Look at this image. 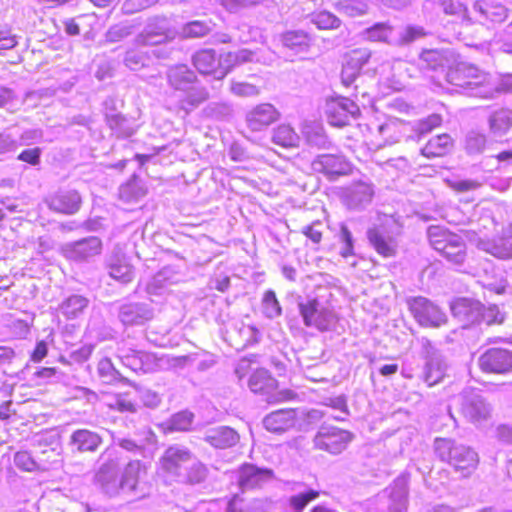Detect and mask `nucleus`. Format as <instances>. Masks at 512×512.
<instances>
[{"mask_svg":"<svg viewBox=\"0 0 512 512\" xmlns=\"http://www.w3.org/2000/svg\"><path fill=\"white\" fill-rule=\"evenodd\" d=\"M99 462L92 479L99 493L110 499H142L146 496L147 466L144 462L131 459L120 469L117 457L108 450L99 456Z\"/></svg>","mask_w":512,"mask_h":512,"instance_id":"nucleus-1","label":"nucleus"},{"mask_svg":"<svg viewBox=\"0 0 512 512\" xmlns=\"http://www.w3.org/2000/svg\"><path fill=\"white\" fill-rule=\"evenodd\" d=\"M446 80L456 87L467 90L468 94L474 97L489 99L498 92L497 85L491 76L465 62L449 67Z\"/></svg>","mask_w":512,"mask_h":512,"instance_id":"nucleus-2","label":"nucleus"},{"mask_svg":"<svg viewBox=\"0 0 512 512\" xmlns=\"http://www.w3.org/2000/svg\"><path fill=\"white\" fill-rule=\"evenodd\" d=\"M434 450L441 461L449 463L463 476H469L476 470L479 463V456L476 451L450 438H436Z\"/></svg>","mask_w":512,"mask_h":512,"instance_id":"nucleus-3","label":"nucleus"},{"mask_svg":"<svg viewBox=\"0 0 512 512\" xmlns=\"http://www.w3.org/2000/svg\"><path fill=\"white\" fill-rule=\"evenodd\" d=\"M430 245L449 262L460 265L466 257V247L461 236L441 226H430L427 231Z\"/></svg>","mask_w":512,"mask_h":512,"instance_id":"nucleus-4","label":"nucleus"},{"mask_svg":"<svg viewBox=\"0 0 512 512\" xmlns=\"http://www.w3.org/2000/svg\"><path fill=\"white\" fill-rule=\"evenodd\" d=\"M406 303L414 319L422 327L439 328L447 322V316L442 309L425 297H410Z\"/></svg>","mask_w":512,"mask_h":512,"instance_id":"nucleus-5","label":"nucleus"},{"mask_svg":"<svg viewBox=\"0 0 512 512\" xmlns=\"http://www.w3.org/2000/svg\"><path fill=\"white\" fill-rule=\"evenodd\" d=\"M421 345L425 358L423 380L428 386H434L444 378L447 365L440 351L429 339L422 338Z\"/></svg>","mask_w":512,"mask_h":512,"instance_id":"nucleus-6","label":"nucleus"},{"mask_svg":"<svg viewBox=\"0 0 512 512\" xmlns=\"http://www.w3.org/2000/svg\"><path fill=\"white\" fill-rule=\"evenodd\" d=\"M194 457L195 455L187 447L179 444L171 445L160 458L161 469L179 481Z\"/></svg>","mask_w":512,"mask_h":512,"instance_id":"nucleus-7","label":"nucleus"},{"mask_svg":"<svg viewBox=\"0 0 512 512\" xmlns=\"http://www.w3.org/2000/svg\"><path fill=\"white\" fill-rule=\"evenodd\" d=\"M299 308L306 326L326 331L331 329L336 322L334 312L316 299L300 303Z\"/></svg>","mask_w":512,"mask_h":512,"instance_id":"nucleus-8","label":"nucleus"},{"mask_svg":"<svg viewBox=\"0 0 512 512\" xmlns=\"http://www.w3.org/2000/svg\"><path fill=\"white\" fill-rule=\"evenodd\" d=\"M375 195V187L371 182L356 181L342 191V202L347 209L362 211L371 203Z\"/></svg>","mask_w":512,"mask_h":512,"instance_id":"nucleus-9","label":"nucleus"},{"mask_svg":"<svg viewBox=\"0 0 512 512\" xmlns=\"http://www.w3.org/2000/svg\"><path fill=\"white\" fill-rule=\"evenodd\" d=\"M408 497V479L405 476L396 478L381 496V512H406Z\"/></svg>","mask_w":512,"mask_h":512,"instance_id":"nucleus-10","label":"nucleus"},{"mask_svg":"<svg viewBox=\"0 0 512 512\" xmlns=\"http://www.w3.org/2000/svg\"><path fill=\"white\" fill-rule=\"evenodd\" d=\"M461 413L472 423H481L491 416V406L474 391H464L460 395Z\"/></svg>","mask_w":512,"mask_h":512,"instance_id":"nucleus-11","label":"nucleus"},{"mask_svg":"<svg viewBox=\"0 0 512 512\" xmlns=\"http://www.w3.org/2000/svg\"><path fill=\"white\" fill-rule=\"evenodd\" d=\"M352 436L348 431L336 427H322L314 437L316 448L331 454L341 453L351 441Z\"/></svg>","mask_w":512,"mask_h":512,"instance_id":"nucleus-12","label":"nucleus"},{"mask_svg":"<svg viewBox=\"0 0 512 512\" xmlns=\"http://www.w3.org/2000/svg\"><path fill=\"white\" fill-rule=\"evenodd\" d=\"M102 242L95 236L68 242L61 248L63 256L71 261L84 262L101 253Z\"/></svg>","mask_w":512,"mask_h":512,"instance_id":"nucleus-13","label":"nucleus"},{"mask_svg":"<svg viewBox=\"0 0 512 512\" xmlns=\"http://www.w3.org/2000/svg\"><path fill=\"white\" fill-rule=\"evenodd\" d=\"M478 364L487 373H509L512 371V351L502 348L488 349L479 357Z\"/></svg>","mask_w":512,"mask_h":512,"instance_id":"nucleus-14","label":"nucleus"},{"mask_svg":"<svg viewBox=\"0 0 512 512\" xmlns=\"http://www.w3.org/2000/svg\"><path fill=\"white\" fill-rule=\"evenodd\" d=\"M360 113L358 105L349 98H336L327 103L326 114L331 125L342 127Z\"/></svg>","mask_w":512,"mask_h":512,"instance_id":"nucleus-15","label":"nucleus"},{"mask_svg":"<svg viewBox=\"0 0 512 512\" xmlns=\"http://www.w3.org/2000/svg\"><path fill=\"white\" fill-rule=\"evenodd\" d=\"M154 317L153 308L143 302H128L118 308V319L124 326H141Z\"/></svg>","mask_w":512,"mask_h":512,"instance_id":"nucleus-16","label":"nucleus"},{"mask_svg":"<svg viewBox=\"0 0 512 512\" xmlns=\"http://www.w3.org/2000/svg\"><path fill=\"white\" fill-rule=\"evenodd\" d=\"M297 412L295 409H279L267 414L263 420V427L276 434H282L295 427Z\"/></svg>","mask_w":512,"mask_h":512,"instance_id":"nucleus-17","label":"nucleus"},{"mask_svg":"<svg viewBox=\"0 0 512 512\" xmlns=\"http://www.w3.org/2000/svg\"><path fill=\"white\" fill-rule=\"evenodd\" d=\"M102 443V437L89 429L73 431L68 440V446L73 453H93Z\"/></svg>","mask_w":512,"mask_h":512,"instance_id":"nucleus-18","label":"nucleus"},{"mask_svg":"<svg viewBox=\"0 0 512 512\" xmlns=\"http://www.w3.org/2000/svg\"><path fill=\"white\" fill-rule=\"evenodd\" d=\"M313 171L322 173L328 178L333 179L335 176L346 174L349 170L347 161L337 155L322 154L317 156L311 163Z\"/></svg>","mask_w":512,"mask_h":512,"instance_id":"nucleus-19","label":"nucleus"},{"mask_svg":"<svg viewBox=\"0 0 512 512\" xmlns=\"http://www.w3.org/2000/svg\"><path fill=\"white\" fill-rule=\"evenodd\" d=\"M169 38L167 21L164 18L151 20L135 38L137 45H158Z\"/></svg>","mask_w":512,"mask_h":512,"instance_id":"nucleus-20","label":"nucleus"},{"mask_svg":"<svg viewBox=\"0 0 512 512\" xmlns=\"http://www.w3.org/2000/svg\"><path fill=\"white\" fill-rule=\"evenodd\" d=\"M81 202V196L76 190H62L50 197L48 206L53 211L71 215L80 209Z\"/></svg>","mask_w":512,"mask_h":512,"instance_id":"nucleus-21","label":"nucleus"},{"mask_svg":"<svg viewBox=\"0 0 512 512\" xmlns=\"http://www.w3.org/2000/svg\"><path fill=\"white\" fill-rule=\"evenodd\" d=\"M166 78L168 85L172 89L181 92L198 82L194 71L185 64L170 67L166 72Z\"/></svg>","mask_w":512,"mask_h":512,"instance_id":"nucleus-22","label":"nucleus"},{"mask_svg":"<svg viewBox=\"0 0 512 512\" xmlns=\"http://www.w3.org/2000/svg\"><path fill=\"white\" fill-rule=\"evenodd\" d=\"M451 311L455 317L466 324L481 321L482 305L478 301L467 298L457 299L451 304Z\"/></svg>","mask_w":512,"mask_h":512,"instance_id":"nucleus-23","label":"nucleus"},{"mask_svg":"<svg viewBox=\"0 0 512 512\" xmlns=\"http://www.w3.org/2000/svg\"><path fill=\"white\" fill-rule=\"evenodd\" d=\"M204 440L215 448L226 449L234 446L239 441V435L228 426H219L208 430L205 433Z\"/></svg>","mask_w":512,"mask_h":512,"instance_id":"nucleus-24","label":"nucleus"},{"mask_svg":"<svg viewBox=\"0 0 512 512\" xmlns=\"http://www.w3.org/2000/svg\"><path fill=\"white\" fill-rule=\"evenodd\" d=\"M367 237L375 250L384 257L394 255L396 244L390 235L387 234L385 229L381 226H375L368 230Z\"/></svg>","mask_w":512,"mask_h":512,"instance_id":"nucleus-25","label":"nucleus"},{"mask_svg":"<svg viewBox=\"0 0 512 512\" xmlns=\"http://www.w3.org/2000/svg\"><path fill=\"white\" fill-rule=\"evenodd\" d=\"M183 97L179 100V109L188 115L202 103L208 100L209 92L202 85L193 84L187 90L182 91Z\"/></svg>","mask_w":512,"mask_h":512,"instance_id":"nucleus-26","label":"nucleus"},{"mask_svg":"<svg viewBox=\"0 0 512 512\" xmlns=\"http://www.w3.org/2000/svg\"><path fill=\"white\" fill-rule=\"evenodd\" d=\"M472 13V21L479 23L486 20L501 22L507 17V9L503 5H491L479 1L474 3Z\"/></svg>","mask_w":512,"mask_h":512,"instance_id":"nucleus-27","label":"nucleus"},{"mask_svg":"<svg viewBox=\"0 0 512 512\" xmlns=\"http://www.w3.org/2000/svg\"><path fill=\"white\" fill-rule=\"evenodd\" d=\"M478 247L499 259L507 260L512 258V243L508 237L480 240Z\"/></svg>","mask_w":512,"mask_h":512,"instance_id":"nucleus-28","label":"nucleus"},{"mask_svg":"<svg viewBox=\"0 0 512 512\" xmlns=\"http://www.w3.org/2000/svg\"><path fill=\"white\" fill-rule=\"evenodd\" d=\"M147 193L143 181L136 175H133L126 183L119 187V199L124 203H136Z\"/></svg>","mask_w":512,"mask_h":512,"instance_id":"nucleus-29","label":"nucleus"},{"mask_svg":"<svg viewBox=\"0 0 512 512\" xmlns=\"http://www.w3.org/2000/svg\"><path fill=\"white\" fill-rule=\"evenodd\" d=\"M453 148V140L448 134H440L431 138L421 149L423 156L427 158L442 157Z\"/></svg>","mask_w":512,"mask_h":512,"instance_id":"nucleus-30","label":"nucleus"},{"mask_svg":"<svg viewBox=\"0 0 512 512\" xmlns=\"http://www.w3.org/2000/svg\"><path fill=\"white\" fill-rule=\"evenodd\" d=\"M192 62L199 73L209 74L215 78L219 63L216 52L213 49L197 51L192 57Z\"/></svg>","mask_w":512,"mask_h":512,"instance_id":"nucleus-31","label":"nucleus"},{"mask_svg":"<svg viewBox=\"0 0 512 512\" xmlns=\"http://www.w3.org/2000/svg\"><path fill=\"white\" fill-rule=\"evenodd\" d=\"M284 47L296 52H307L311 45V37L304 30H290L281 35Z\"/></svg>","mask_w":512,"mask_h":512,"instance_id":"nucleus-32","label":"nucleus"},{"mask_svg":"<svg viewBox=\"0 0 512 512\" xmlns=\"http://www.w3.org/2000/svg\"><path fill=\"white\" fill-rule=\"evenodd\" d=\"M488 125L493 136L501 137L505 135L512 127V111L499 109L492 112L488 117Z\"/></svg>","mask_w":512,"mask_h":512,"instance_id":"nucleus-33","label":"nucleus"},{"mask_svg":"<svg viewBox=\"0 0 512 512\" xmlns=\"http://www.w3.org/2000/svg\"><path fill=\"white\" fill-rule=\"evenodd\" d=\"M332 6L339 13L351 18L365 16L370 8L368 0H336Z\"/></svg>","mask_w":512,"mask_h":512,"instance_id":"nucleus-34","label":"nucleus"},{"mask_svg":"<svg viewBox=\"0 0 512 512\" xmlns=\"http://www.w3.org/2000/svg\"><path fill=\"white\" fill-rule=\"evenodd\" d=\"M106 122L118 138L130 137L135 132L131 121L120 113H107Z\"/></svg>","mask_w":512,"mask_h":512,"instance_id":"nucleus-35","label":"nucleus"},{"mask_svg":"<svg viewBox=\"0 0 512 512\" xmlns=\"http://www.w3.org/2000/svg\"><path fill=\"white\" fill-rule=\"evenodd\" d=\"M89 300L82 295H71L59 306L60 312L68 319L77 318L87 308Z\"/></svg>","mask_w":512,"mask_h":512,"instance_id":"nucleus-36","label":"nucleus"},{"mask_svg":"<svg viewBox=\"0 0 512 512\" xmlns=\"http://www.w3.org/2000/svg\"><path fill=\"white\" fill-rule=\"evenodd\" d=\"M208 476V468L195 456L178 482L196 485L204 482Z\"/></svg>","mask_w":512,"mask_h":512,"instance_id":"nucleus-37","label":"nucleus"},{"mask_svg":"<svg viewBox=\"0 0 512 512\" xmlns=\"http://www.w3.org/2000/svg\"><path fill=\"white\" fill-rule=\"evenodd\" d=\"M272 142L284 148L295 147L298 145L299 136L291 126L282 124L274 129Z\"/></svg>","mask_w":512,"mask_h":512,"instance_id":"nucleus-38","label":"nucleus"},{"mask_svg":"<svg viewBox=\"0 0 512 512\" xmlns=\"http://www.w3.org/2000/svg\"><path fill=\"white\" fill-rule=\"evenodd\" d=\"M107 267L109 275L115 280L127 283L133 278V267L124 259H111Z\"/></svg>","mask_w":512,"mask_h":512,"instance_id":"nucleus-39","label":"nucleus"},{"mask_svg":"<svg viewBox=\"0 0 512 512\" xmlns=\"http://www.w3.org/2000/svg\"><path fill=\"white\" fill-rule=\"evenodd\" d=\"M97 371L103 383L128 382L127 378L121 375L109 358H103L99 361Z\"/></svg>","mask_w":512,"mask_h":512,"instance_id":"nucleus-40","label":"nucleus"},{"mask_svg":"<svg viewBox=\"0 0 512 512\" xmlns=\"http://www.w3.org/2000/svg\"><path fill=\"white\" fill-rule=\"evenodd\" d=\"M311 22L321 30H335L342 24V21L338 16L327 10L313 13L311 15Z\"/></svg>","mask_w":512,"mask_h":512,"instance_id":"nucleus-41","label":"nucleus"},{"mask_svg":"<svg viewBox=\"0 0 512 512\" xmlns=\"http://www.w3.org/2000/svg\"><path fill=\"white\" fill-rule=\"evenodd\" d=\"M319 497V492L308 489L304 492L294 494L287 499L288 507L293 512H303L305 507L313 500Z\"/></svg>","mask_w":512,"mask_h":512,"instance_id":"nucleus-42","label":"nucleus"},{"mask_svg":"<svg viewBox=\"0 0 512 512\" xmlns=\"http://www.w3.org/2000/svg\"><path fill=\"white\" fill-rule=\"evenodd\" d=\"M392 34V27L387 23H376L362 32L364 39L372 42H388Z\"/></svg>","mask_w":512,"mask_h":512,"instance_id":"nucleus-43","label":"nucleus"},{"mask_svg":"<svg viewBox=\"0 0 512 512\" xmlns=\"http://www.w3.org/2000/svg\"><path fill=\"white\" fill-rule=\"evenodd\" d=\"M123 61L125 66L130 70L137 71L149 64L150 57L144 51L139 49H130L125 53Z\"/></svg>","mask_w":512,"mask_h":512,"instance_id":"nucleus-44","label":"nucleus"},{"mask_svg":"<svg viewBox=\"0 0 512 512\" xmlns=\"http://www.w3.org/2000/svg\"><path fill=\"white\" fill-rule=\"evenodd\" d=\"M238 485L242 492L253 490L256 486V466L244 464L238 472Z\"/></svg>","mask_w":512,"mask_h":512,"instance_id":"nucleus-45","label":"nucleus"},{"mask_svg":"<svg viewBox=\"0 0 512 512\" xmlns=\"http://www.w3.org/2000/svg\"><path fill=\"white\" fill-rule=\"evenodd\" d=\"M262 313L270 319L281 315V306L276 298L275 292L268 290L262 298Z\"/></svg>","mask_w":512,"mask_h":512,"instance_id":"nucleus-46","label":"nucleus"},{"mask_svg":"<svg viewBox=\"0 0 512 512\" xmlns=\"http://www.w3.org/2000/svg\"><path fill=\"white\" fill-rule=\"evenodd\" d=\"M113 443L134 456H143L146 450L142 441H137L130 437L113 436Z\"/></svg>","mask_w":512,"mask_h":512,"instance_id":"nucleus-47","label":"nucleus"},{"mask_svg":"<svg viewBox=\"0 0 512 512\" xmlns=\"http://www.w3.org/2000/svg\"><path fill=\"white\" fill-rule=\"evenodd\" d=\"M486 136L482 133L471 131L467 134L465 140V149L468 154H480L486 146Z\"/></svg>","mask_w":512,"mask_h":512,"instance_id":"nucleus-48","label":"nucleus"},{"mask_svg":"<svg viewBox=\"0 0 512 512\" xmlns=\"http://www.w3.org/2000/svg\"><path fill=\"white\" fill-rule=\"evenodd\" d=\"M13 460L15 466L23 471L33 472L44 469L27 451L15 453Z\"/></svg>","mask_w":512,"mask_h":512,"instance_id":"nucleus-49","label":"nucleus"},{"mask_svg":"<svg viewBox=\"0 0 512 512\" xmlns=\"http://www.w3.org/2000/svg\"><path fill=\"white\" fill-rule=\"evenodd\" d=\"M371 57L370 50L366 48L354 49L346 54L345 62L353 68L361 71Z\"/></svg>","mask_w":512,"mask_h":512,"instance_id":"nucleus-50","label":"nucleus"},{"mask_svg":"<svg viewBox=\"0 0 512 512\" xmlns=\"http://www.w3.org/2000/svg\"><path fill=\"white\" fill-rule=\"evenodd\" d=\"M218 63L215 79L221 80L231 71L234 65L238 64L237 56L234 52L221 54L218 57Z\"/></svg>","mask_w":512,"mask_h":512,"instance_id":"nucleus-51","label":"nucleus"},{"mask_svg":"<svg viewBox=\"0 0 512 512\" xmlns=\"http://www.w3.org/2000/svg\"><path fill=\"white\" fill-rule=\"evenodd\" d=\"M280 117L278 110L270 103L258 105V125H270Z\"/></svg>","mask_w":512,"mask_h":512,"instance_id":"nucleus-52","label":"nucleus"},{"mask_svg":"<svg viewBox=\"0 0 512 512\" xmlns=\"http://www.w3.org/2000/svg\"><path fill=\"white\" fill-rule=\"evenodd\" d=\"M172 270L163 268L153 276L151 281L147 284V291L151 294H158L159 290L164 288L166 283L170 280Z\"/></svg>","mask_w":512,"mask_h":512,"instance_id":"nucleus-53","label":"nucleus"},{"mask_svg":"<svg viewBox=\"0 0 512 512\" xmlns=\"http://www.w3.org/2000/svg\"><path fill=\"white\" fill-rule=\"evenodd\" d=\"M119 358L122 364L130 368L134 372H140L141 364L139 350L135 349H119Z\"/></svg>","mask_w":512,"mask_h":512,"instance_id":"nucleus-54","label":"nucleus"},{"mask_svg":"<svg viewBox=\"0 0 512 512\" xmlns=\"http://www.w3.org/2000/svg\"><path fill=\"white\" fill-rule=\"evenodd\" d=\"M339 240L343 244L340 250L342 257L347 258L353 255L354 245L352 233L345 224L340 225Z\"/></svg>","mask_w":512,"mask_h":512,"instance_id":"nucleus-55","label":"nucleus"},{"mask_svg":"<svg viewBox=\"0 0 512 512\" xmlns=\"http://www.w3.org/2000/svg\"><path fill=\"white\" fill-rule=\"evenodd\" d=\"M446 14L459 15L463 19L472 20L468 15L467 8L460 0H439Z\"/></svg>","mask_w":512,"mask_h":512,"instance_id":"nucleus-56","label":"nucleus"},{"mask_svg":"<svg viewBox=\"0 0 512 512\" xmlns=\"http://www.w3.org/2000/svg\"><path fill=\"white\" fill-rule=\"evenodd\" d=\"M211 30L208 23L204 21H192L183 27V34L186 37H203Z\"/></svg>","mask_w":512,"mask_h":512,"instance_id":"nucleus-57","label":"nucleus"},{"mask_svg":"<svg viewBox=\"0 0 512 512\" xmlns=\"http://www.w3.org/2000/svg\"><path fill=\"white\" fill-rule=\"evenodd\" d=\"M193 421V414L187 411L176 413L171 417L170 429L176 431H186Z\"/></svg>","mask_w":512,"mask_h":512,"instance_id":"nucleus-58","label":"nucleus"},{"mask_svg":"<svg viewBox=\"0 0 512 512\" xmlns=\"http://www.w3.org/2000/svg\"><path fill=\"white\" fill-rule=\"evenodd\" d=\"M421 60L431 69L444 67L448 61L444 54L438 50L424 51L421 55Z\"/></svg>","mask_w":512,"mask_h":512,"instance_id":"nucleus-59","label":"nucleus"},{"mask_svg":"<svg viewBox=\"0 0 512 512\" xmlns=\"http://www.w3.org/2000/svg\"><path fill=\"white\" fill-rule=\"evenodd\" d=\"M133 33V27L127 24H118L109 28L105 37L108 42H118Z\"/></svg>","mask_w":512,"mask_h":512,"instance_id":"nucleus-60","label":"nucleus"},{"mask_svg":"<svg viewBox=\"0 0 512 512\" xmlns=\"http://www.w3.org/2000/svg\"><path fill=\"white\" fill-rule=\"evenodd\" d=\"M43 136V130L40 128L26 129L19 135L18 146H30L40 143L43 140Z\"/></svg>","mask_w":512,"mask_h":512,"instance_id":"nucleus-61","label":"nucleus"},{"mask_svg":"<svg viewBox=\"0 0 512 512\" xmlns=\"http://www.w3.org/2000/svg\"><path fill=\"white\" fill-rule=\"evenodd\" d=\"M395 128V125L390 122H386L378 126L377 132L384 138L383 142L377 144L378 148L398 142V136L395 133Z\"/></svg>","mask_w":512,"mask_h":512,"instance_id":"nucleus-62","label":"nucleus"},{"mask_svg":"<svg viewBox=\"0 0 512 512\" xmlns=\"http://www.w3.org/2000/svg\"><path fill=\"white\" fill-rule=\"evenodd\" d=\"M324 225L321 221L317 220L309 225L301 228V233L309 238L314 244H319L322 240Z\"/></svg>","mask_w":512,"mask_h":512,"instance_id":"nucleus-63","label":"nucleus"},{"mask_svg":"<svg viewBox=\"0 0 512 512\" xmlns=\"http://www.w3.org/2000/svg\"><path fill=\"white\" fill-rule=\"evenodd\" d=\"M442 118L438 114L429 115L427 118L419 121L417 124V132L420 134H427L434 128L441 125Z\"/></svg>","mask_w":512,"mask_h":512,"instance_id":"nucleus-64","label":"nucleus"}]
</instances>
